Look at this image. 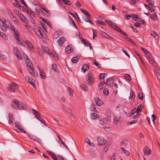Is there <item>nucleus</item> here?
<instances>
[{"mask_svg": "<svg viewBox=\"0 0 160 160\" xmlns=\"http://www.w3.org/2000/svg\"><path fill=\"white\" fill-rule=\"evenodd\" d=\"M10 26H11V23L8 20L0 19V28L3 31L6 32L8 28L10 29Z\"/></svg>", "mask_w": 160, "mask_h": 160, "instance_id": "nucleus-1", "label": "nucleus"}, {"mask_svg": "<svg viewBox=\"0 0 160 160\" xmlns=\"http://www.w3.org/2000/svg\"><path fill=\"white\" fill-rule=\"evenodd\" d=\"M12 107L13 108H18L20 110H25L27 108V106L24 103L18 100L13 101Z\"/></svg>", "mask_w": 160, "mask_h": 160, "instance_id": "nucleus-2", "label": "nucleus"}, {"mask_svg": "<svg viewBox=\"0 0 160 160\" xmlns=\"http://www.w3.org/2000/svg\"><path fill=\"white\" fill-rule=\"evenodd\" d=\"M86 82L87 84L92 85L94 83L95 78L91 72H89L86 77Z\"/></svg>", "mask_w": 160, "mask_h": 160, "instance_id": "nucleus-3", "label": "nucleus"}, {"mask_svg": "<svg viewBox=\"0 0 160 160\" xmlns=\"http://www.w3.org/2000/svg\"><path fill=\"white\" fill-rule=\"evenodd\" d=\"M17 85V84L16 83H10L9 85V87L8 88V90L10 92H15V90L16 89Z\"/></svg>", "mask_w": 160, "mask_h": 160, "instance_id": "nucleus-4", "label": "nucleus"}, {"mask_svg": "<svg viewBox=\"0 0 160 160\" xmlns=\"http://www.w3.org/2000/svg\"><path fill=\"white\" fill-rule=\"evenodd\" d=\"M25 62L27 65V68L28 71H29V70H33L34 66L30 60L25 61Z\"/></svg>", "mask_w": 160, "mask_h": 160, "instance_id": "nucleus-5", "label": "nucleus"}, {"mask_svg": "<svg viewBox=\"0 0 160 160\" xmlns=\"http://www.w3.org/2000/svg\"><path fill=\"white\" fill-rule=\"evenodd\" d=\"M27 136H28L31 139L37 142L40 144H41V140L39 138H37L36 137L32 135H30L28 134H27Z\"/></svg>", "mask_w": 160, "mask_h": 160, "instance_id": "nucleus-6", "label": "nucleus"}, {"mask_svg": "<svg viewBox=\"0 0 160 160\" xmlns=\"http://www.w3.org/2000/svg\"><path fill=\"white\" fill-rule=\"evenodd\" d=\"M94 101L96 104L99 106H102L103 104L100 98L99 97H96L95 98Z\"/></svg>", "mask_w": 160, "mask_h": 160, "instance_id": "nucleus-7", "label": "nucleus"}, {"mask_svg": "<svg viewBox=\"0 0 160 160\" xmlns=\"http://www.w3.org/2000/svg\"><path fill=\"white\" fill-rule=\"evenodd\" d=\"M113 82L114 80L111 77L108 79L106 83L108 86L111 87L112 86Z\"/></svg>", "mask_w": 160, "mask_h": 160, "instance_id": "nucleus-8", "label": "nucleus"}, {"mask_svg": "<svg viewBox=\"0 0 160 160\" xmlns=\"http://www.w3.org/2000/svg\"><path fill=\"white\" fill-rule=\"evenodd\" d=\"M65 41L66 39L64 37H61L58 41V45L60 47H61Z\"/></svg>", "mask_w": 160, "mask_h": 160, "instance_id": "nucleus-9", "label": "nucleus"}, {"mask_svg": "<svg viewBox=\"0 0 160 160\" xmlns=\"http://www.w3.org/2000/svg\"><path fill=\"white\" fill-rule=\"evenodd\" d=\"M25 43L27 45L28 48L30 49L32 52H35V50L32 45L28 41H25Z\"/></svg>", "mask_w": 160, "mask_h": 160, "instance_id": "nucleus-10", "label": "nucleus"}, {"mask_svg": "<svg viewBox=\"0 0 160 160\" xmlns=\"http://www.w3.org/2000/svg\"><path fill=\"white\" fill-rule=\"evenodd\" d=\"M73 50L72 45H68L65 48V51L68 54H70Z\"/></svg>", "mask_w": 160, "mask_h": 160, "instance_id": "nucleus-11", "label": "nucleus"}, {"mask_svg": "<svg viewBox=\"0 0 160 160\" xmlns=\"http://www.w3.org/2000/svg\"><path fill=\"white\" fill-rule=\"evenodd\" d=\"M26 81L30 83L32 85L34 86L35 85V82L34 79H32L31 77H26Z\"/></svg>", "mask_w": 160, "mask_h": 160, "instance_id": "nucleus-12", "label": "nucleus"}, {"mask_svg": "<svg viewBox=\"0 0 160 160\" xmlns=\"http://www.w3.org/2000/svg\"><path fill=\"white\" fill-rule=\"evenodd\" d=\"M19 16L24 22L27 24L29 23V21L28 19L23 14H20Z\"/></svg>", "mask_w": 160, "mask_h": 160, "instance_id": "nucleus-13", "label": "nucleus"}, {"mask_svg": "<svg viewBox=\"0 0 160 160\" xmlns=\"http://www.w3.org/2000/svg\"><path fill=\"white\" fill-rule=\"evenodd\" d=\"M38 68L39 69L40 75L41 78L43 79L45 78L46 76L44 71L42 69H40L38 66Z\"/></svg>", "mask_w": 160, "mask_h": 160, "instance_id": "nucleus-14", "label": "nucleus"}, {"mask_svg": "<svg viewBox=\"0 0 160 160\" xmlns=\"http://www.w3.org/2000/svg\"><path fill=\"white\" fill-rule=\"evenodd\" d=\"M14 118L13 114L11 113H9L8 114V123L9 124H12V121L14 120Z\"/></svg>", "mask_w": 160, "mask_h": 160, "instance_id": "nucleus-15", "label": "nucleus"}, {"mask_svg": "<svg viewBox=\"0 0 160 160\" xmlns=\"http://www.w3.org/2000/svg\"><path fill=\"white\" fill-rule=\"evenodd\" d=\"M89 69V66L86 64L83 65L82 68V71L84 73Z\"/></svg>", "mask_w": 160, "mask_h": 160, "instance_id": "nucleus-16", "label": "nucleus"}, {"mask_svg": "<svg viewBox=\"0 0 160 160\" xmlns=\"http://www.w3.org/2000/svg\"><path fill=\"white\" fill-rule=\"evenodd\" d=\"M98 144L99 145H104L106 143V140L103 138H98Z\"/></svg>", "mask_w": 160, "mask_h": 160, "instance_id": "nucleus-17", "label": "nucleus"}, {"mask_svg": "<svg viewBox=\"0 0 160 160\" xmlns=\"http://www.w3.org/2000/svg\"><path fill=\"white\" fill-rule=\"evenodd\" d=\"M99 115L94 112L92 113L91 115V117L92 119H96L97 118H99Z\"/></svg>", "mask_w": 160, "mask_h": 160, "instance_id": "nucleus-18", "label": "nucleus"}, {"mask_svg": "<svg viewBox=\"0 0 160 160\" xmlns=\"http://www.w3.org/2000/svg\"><path fill=\"white\" fill-rule=\"evenodd\" d=\"M32 110L34 111V112L33 113V114L37 119H38L41 117H40V114L37 110H35L33 109H32Z\"/></svg>", "mask_w": 160, "mask_h": 160, "instance_id": "nucleus-19", "label": "nucleus"}, {"mask_svg": "<svg viewBox=\"0 0 160 160\" xmlns=\"http://www.w3.org/2000/svg\"><path fill=\"white\" fill-rule=\"evenodd\" d=\"M43 31V30L42 28H39L38 30L36 32L37 35L41 38H42V34Z\"/></svg>", "mask_w": 160, "mask_h": 160, "instance_id": "nucleus-20", "label": "nucleus"}, {"mask_svg": "<svg viewBox=\"0 0 160 160\" xmlns=\"http://www.w3.org/2000/svg\"><path fill=\"white\" fill-rule=\"evenodd\" d=\"M29 73L32 74L33 76L37 77H38V73L37 71L35 70L34 68L33 70H29L28 71Z\"/></svg>", "mask_w": 160, "mask_h": 160, "instance_id": "nucleus-21", "label": "nucleus"}, {"mask_svg": "<svg viewBox=\"0 0 160 160\" xmlns=\"http://www.w3.org/2000/svg\"><path fill=\"white\" fill-rule=\"evenodd\" d=\"M144 154L146 156L148 155L151 153V150L147 147H146L144 148Z\"/></svg>", "mask_w": 160, "mask_h": 160, "instance_id": "nucleus-22", "label": "nucleus"}, {"mask_svg": "<svg viewBox=\"0 0 160 160\" xmlns=\"http://www.w3.org/2000/svg\"><path fill=\"white\" fill-rule=\"evenodd\" d=\"M80 57L79 56L74 57L72 58L71 60L73 63H76L79 60Z\"/></svg>", "mask_w": 160, "mask_h": 160, "instance_id": "nucleus-23", "label": "nucleus"}, {"mask_svg": "<svg viewBox=\"0 0 160 160\" xmlns=\"http://www.w3.org/2000/svg\"><path fill=\"white\" fill-rule=\"evenodd\" d=\"M108 122L107 119L106 118H104L102 120H99V122L101 125H103L107 123Z\"/></svg>", "mask_w": 160, "mask_h": 160, "instance_id": "nucleus-24", "label": "nucleus"}, {"mask_svg": "<svg viewBox=\"0 0 160 160\" xmlns=\"http://www.w3.org/2000/svg\"><path fill=\"white\" fill-rule=\"evenodd\" d=\"M63 109L64 112H67L69 114H71V109L68 107H66L65 105L63 106Z\"/></svg>", "mask_w": 160, "mask_h": 160, "instance_id": "nucleus-25", "label": "nucleus"}, {"mask_svg": "<svg viewBox=\"0 0 160 160\" xmlns=\"http://www.w3.org/2000/svg\"><path fill=\"white\" fill-rule=\"evenodd\" d=\"M104 84H106V83L104 81L101 82L99 84L98 87L99 88V91H101L103 88V86Z\"/></svg>", "mask_w": 160, "mask_h": 160, "instance_id": "nucleus-26", "label": "nucleus"}, {"mask_svg": "<svg viewBox=\"0 0 160 160\" xmlns=\"http://www.w3.org/2000/svg\"><path fill=\"white\" fill-rule=\"evenodd\" d=\"M41 18L42 19V21L46 23L50 27H52V25L51 22L43 18Z\"/></svg>", "mask_w": 160, "mask_h": 160, "instance_id": "nucleus-27", "label": "nucleus"}, {"mask_svg": "<svg viewBox=\"0 0 160 160\" xmlns=\"http://www.w3.org/2000/svg\"><path fill=\"white\" fill-rule=\"evenodd\" d=\"M10 18L15 23H16L17 25H18L20 24L19 22L18 21L16 17L14 15H12V16H11Z\"/></svg>", "mask_w": 160, "mask_h": 160, "instance_id": "nucleus-28", "label": "nucleus"}, {"mask_svg": "<svg viewBox=\"0 0 160 160\" xmlns=\"http://www.w3.org/2000/svg\"><path fill=\"white\" fill-rule=\"evenodd\" d=\"M81 11L84 13L87 17H89L90 18H91V17L90 16V15L89 13L85 9H82V8H81Z\"/></svg>", "mask_w": 160, "mask_h": 160, "instance_id": "nucleus-29", "label": "nucleus"}, {"mask_svg": "<svg viewBox=\"0 0 160 160\" xmlns=\"http://www.w3.org/2000/svg\"><path fill=\"white\" fill-rule=\"evenodd\" d=\"M135 97V95L134 91H131L130 93V96L129 98L130 99L132 100V99H134Z\"/></svg>", "mask_w": 160, "mask_h": 160, "instance_id": "nucleus-30", "label": "nucleus"}, {"mask_svg": "<svg viewBox=\"0 0 160 160\" xmlns=\"http://www.w3.org/2000/svg\"><path fill=\"white\" fill-rule=\"evenodd\" d=\"M105 22L107 24L111 26L112 28H113L114 26V24H115V23L108 20H105Z\"/></svg>", "mask_w": 160, "mask_h": 160, "instance_id": "nucleus-31", "label": "nucleus"}, {"mask_svg": "<svg viewBox=\"0 0 160 160\" xmlns=\"http://www.w3.org/2000/svg\"><path fill=\"white\" fill-rule=\"evenodd\" d=\"M143 107L142 105H139L138 106L137 108V109L136 110L137 111V113L138 114L139 112H141L142 109L143 108Z\"/></svg>", "mask_w": 160, "mask_h": 160, "instance_id": "nucleus-32", "label": "nucleus"}, {"mask_svg": "<svg viewBox=\"0 0 160 160\" xmlns=\"http://www.w3.org/2000/svg\"><path fill=\"white\" fill-rule=\"evenodd\" d=\"M128 142V141L127 139H124L121 143V145L122 146L124 147L127 145Z\"/></svg>", "mask_w": 160, "mask_h": 160, "instance_id": "nucleus-33", "label": "nucleus"}, {"mask_svg": "<svg viewBox=\"0 0 160 160\" xmlns=\"http://www.w3.org/2000/svg\"><path fill=\"white\" fill-rule=\"evenodd\" d=\"M151 18L153 20H156L158 19V17L156 13L151 14Z\"/></svg>", "mask_w": 160, "mask_h": 160, "instance_id": "nucleus-34", "label": "nucleus"}, {"mask_svg": "<svg viewBox=\"0 0 160 160\" xmlns=\"http://www.w3.org/2000/svg\"><path fill=\"white\" fill-rule=\"evenodd\" d=\"M90 109L92 111L97 112V110L95 107V105L94 104H92L91 105Z\"/></svg>", "mask_w": 160, "mask_h": 160, "instance_id": "nucleus-35", "label": "nucleus"}, {"mask_svg": "<svg viewBox=\"0 0 160 160\" xmlns=\"http://www.w3.org/2000/svg\"><path fill=\"white\" fill-rule=\"evenodd\" d=\"M121 149L124 154H125L127 155H128L130 153L127 150H126L124 148H121Z\"/></svg>", "mask_w": 160, "mask_h": 160, "instance_id": "nucleus-36", "label": "nucleus"}, {"mask_svg": "<svg viewBox=\"0 0 160 160\" xmlns=\"http://www.w3.org/2000/svg\"><path fill=\"white\" fill-rule=\"evenodd\" d=\"M107 75V74L106 73H101L99 74V78L100 79L104 78Z\"/></svg>", "mask_w": 160, "mask_h": 160, "instance_id": "nucleus-37", "label": "nucleus"}, {"mask_svg": "<svg viewBox=\"0 0 160 160\" xmlns=\"http://www.w3.org/2000/svg\"><path fill=\"white\" fill-rule=\"evenodd\" d=\"M15 55H16L18 60H20L22 59V55L20 52H19L18 53H17V54H15Z\"/></svg>", "mask_w": 160, "mask_h": 160, "instance_id": "nucleus-38", "label": "nucleus"}, {"mask_svg": "<svg viewBox=\"0 0 160 160\" xmlns=\"http://www.w3.org/2000/svg\"><path fill=\"white\" fill-rule=\"evenodd\" d=\"M59 36V34L57 32H56L53 35V38L55 39H57Z\"/></svg>", "mask_w": 160, "mask_h": 160, "instance_id": "nucleus-39", "label": "nucleus"}, {"mask_svg": "<svg viewBox=\"0 0 160 160\" xmlns=\"http://www.w3.org/2000/svg\"><path fill=\"white\" fill-rule=\"evenodd\" d=\"M82 89L84 91H87L88 89V87L85 84H82L81 86Z\"/></svg>", "mask_w": 160, "mask_h": 160, "instance_id": "nucleus-40", "label": "nucleus"}, {"mask_svg": "<svg viewBox=\"0 0 160 160\" xmlns=\"http://www.w3.org/2000/svg\"><path fill=\"white\" fill-rule=\"evenodd\" d=\"M113 28L114 29L117 31L119 32H120V30H121V29L118 26L116 25V24H114V26H113Z\"/></svg>", "mask_w": 160, "mask_h": 160, "instance_id": "nucleus-41", "label": "nucleus"}, {"mask_svg": "<svg viewBox=\"0 0 160 160\" xmlns=\"http://www.w3.org/2000/svg\"><path fill=\"white\" fill-rule=\"evenodd\" d=\"M62 1L66 5H70L71 4V2L68 0H62Z\"/></svg>", "mask_w": 160, "mask_h": 160, "instance_id": "nucleus-42", "label": "nucleus"}, {"mask_svg": "<svg viewBox=\"0 0 160 160\" xmlns=\"http://www.w3.org/2000/svg\"><path fill=\"white\" fill-rule=\"evenodd\" d=\"M124 38L128 42H130L131 43H132L133 44V45H134V46H136V44L134 43V42L130 38H128V37Z\"/></svg>", "mask_w": 160, "mask_h": 160, "instance_id": "nucleus-43", "label": "nucleus"}, {"mask_svg": "<svg viewBox=\"0 0 160 160\" xmlns=\"http://www.w3.org/2000/svg\"><path fill=\"white\" fill-rule=\"evenodd\" d=\"M151 34L155 38H156L158 36V34L156 33L154 31H152L151 32Z\"/></svg>", "mask_w": 160, "mask_h": 160, "instance_id": "nucleus-44", "label": "nucleus"}, {"mask_svg": "<svg viewBox=\"0 0 160 160\" xmlns=\"http://www.w3.org/2000/svg\"><path fill=\"white\" fill-rule=\"evenodd\" d=\"M13 32L14 33V36L15 38L19 37V32L18 30H16V31Z\"/></svg>", "mask_w": 160, "mask_h": 160, "instance_id": "nucleus-45", "label": "nucleus"}, {"mask_svg": "<svg viewBox=\"0 0 160 160\" xmlns=\"http://www.w3.org/2000/svg\"><path fill=\"white\" fill-rule=\"evenodd\" d=\"M82 42V43L84 44L85 45L86 47H88V45L89 44V43H88L85 40V39L83 38H81Z\"/></svg>", "mask_w": 160, "mask_h": 160, "instance_id": "nucleus-46", "label": "nucleus"}, {"mask_svg": "<svg viewBox=\"0 0 160 160\" xmlns=\"http://www.w3.org/2000/svg\"><path fill=\"white\" fill-rule=\"evenodd\" d=\"M134 51L136 54L138 56L140 60L142 62L143 61L140 55L138 53V52L135 50L134 49Z\"/></svg>", "mask_w": 160, "mask_h": 160, "instance_id": "nucleus-47", "label": "nucleus"}, {"mask_svg": "<svg viewBox=\"0 0 160 160\" xmlns=\"http://www.w3.org/2000/svg\"><path fill=\"white\" fill-rule=\"evenodd\" d=\"M13 52L15 54H17V53H18L19 52V50L16 47H14L13 48Z\"/></svg>", "mask_w": 160, "mask_h": 160, "instance_id": "nucleus-48", "label": "nucleus"}, {"mask_svg": "<svg viewBox=\"0 0 160 160\" xmlns=\"http://www.w3.org/2000/svg\"><path fill=\"white\" fill-rule=\"evenodd\" d=\"M99 33L103 35V36L106 38H107V36H108V35L107 33H106L105 32H103L102 31H99Z\"/></svg>", "mask_w": 160, "mask_h": 160, "instance_id": "nucleus-49", "label": "nucleus"}, {"mask_svg": "<svg viewBox=\"0 0 160 160\" xmlns=\"http://www.w3.org/2000/svg\"><path fill=\"white\" fill-rule=\"evenodd\" d=\"M90 18L88 17H86L85 18V21L87 22H88L89 23H91V24H93V22L90 20Z\"/></svg>", "mask_w": 160, "mask_h": 160, "instance_id": "nucleus-50", "label": "nucleus"}, {"mask_svg": "<svg viewBox=\"0 0 160 160\" xmlns=\"http://www.w3.org/2000/svg\"><path fill=\"white\" fill-rule=\"evenodd\" d=\"M124 77L125 78L127 79V80H128V81L131 80L130 76L129 75L127 74H126L124 75Z\"/></svg>", "mask_w": 160, "mask_h": 160, "instance_id": "nucleus-51", "label": "nucleus"}, {"mask_svg": "<svg viewBox=\"0 0 160 160\" xmlns=\"http://www.w3.org/2000/svg\"><path fill=\"white\" fill-rule=\"evenodd\" d=\"M132 15L134 20L136 21H138L139 18H140L138 17V16L136 14H133Z\"/></svg>", "mask_w": 160, "mask_h": 160, "instance_id": "nucleus-52", "label": "nucleus"}, {"mask_svg": "<svg viewBox=\"0 0 160 160\" xmlns=\"http://www.w3.org/2000/svg\"><path fill=\"white\" fill-rule=\"evenodd\" d=\"M52 69L54 70L56 72H58V69L57 68V66L54 64H52Z\"/></svg>", "mask_w": 160, "mask_h": 160, "instance_id": "nucleus-53", "label": "nucleus"}, {"mask_svg": "<svg viewBox=\"0 0 160 160\" xmlns=\"http://www.w3.org/2000/svg\"><path fill=\"white\" fill-rule=\"evenodd\" d=\"M23 56L24 59L25 61L30 60V59H29V58H28V56L26 54L24 53V54H23Z\"/></svg>", "mask_w": 160, "mask_h": 160, "instance_id": "nucleus-54", "label": "nucleus"}, {"mask_svg": "<svg viewBox=\"0 0 160 160\" xmlns=\"http://www.w3.org/2000/svg\"><path fill=\"white\" fill-rule=\"evenodd\" d=\"M0 58L3 60H6L7 58V56L3 54H0Z\"/></svg>", "mask_w": 160, "mask_h": 160, "instance_id": "nucleus-55", "label": "nucleus"}, {"mask_svg": "<svg viewBox=\"0 0 160 160\" xmlns=\"http://www.w3.org/2000/svg\"><path fill=\"white\" fill-rule=\"evenodd\" d=\"M138 97L140 100H142L143 98V96L142 93L141 92H139L138 94Z\"/></svg>", "mask_w": 160, "mask_h": 160, "instance_id": "nucleus-56", "label": "nucleus"}, {"mask_svg": "<svg viewBox=\"0 0 160 160\" xmlns=\"http://www.w3.org/2000/svg\"><path fill=\"white\" fill-rule=\"evenodd\" d=\"M137 122V120H132L131 122H128L127 123V124H132L136 123Z\"/></svg>", "mask_w": 160, "mask_h": 160, "instance_id": "nucleus-57", "label": "nucleus"}, {"mask_svg": "<svg viewBox=\"0 0 160 160\" xmlns=\"http://www.w3.org/2000/svg\"><path fill=\"white\" fill-rule=\"evenodd\" d=\"M52 54L53 57L56 60H58V59H59V58H58V57L57 55V54L56 53H54V54H53V53H51V54Z\"/></svg>", "mask_w": 160, "mask_h": 160, "instance_id": "nucleus-58", "label": "nucleus"}, {"mask_svg": "<svg viewBox=\"0 0 160 160\" xmlns=\"http://www.w3.org/2000/svg\"><path fill=\"white\" fill-rule=\"evenodd\" d=\"M68 92H69V95L70 96H73V93H72L73 92V90L70 87L68 88Z\"/></svg>", "mask_w": 160, "mask_h": 160, "instance_id": "nucleus-59", "label": "nucleus"}, {"mask_svg": "<svg viewBox=\"0 0 160 160\" xmlns=\"http://www.w3.org/2000/svg\"><path fill=\"white\" fill-rule=\"evenodd\" d=\"M38 120L40 121L41 122H42L43 124L45 125H47L46 123V122L41 117L39 118Z\"/></svg>", "mask_w": 160, "mask_h": 160, "instance_id": "nucleus-60", "label": "nucleus"}, {"mask_svg": "<svg viewBox=\"0 0 160 160\" xmlns=\"http://www.w3.org/2000/svg\"><path fill=\"white\" fill-rule=\"evenodd\" d=\"M19 123L18 121H15V126L19 130L21 127L19 126Z\"/></svg>", "mask_w": 160, "mask_h": 160, "instance_id": "nucleus-61", "label": "nucleus"}, {"mask_svg": "<svg viewBox=\"0 0 160 160\" xmlns=\"http://www.w3.org/2000/svg\"><path fill=\"white\" fill-rule=\"evenodd\" d=\"M26 29L29 32H30L32 29V28L31 26L28 25H26L25 26Z\"/></svg>", "mask_w": 160, "mask_h": 160, "instance_id": "nucleus-62", "label": "nucleus"}, {"mask_svg": "<svg viewBox=\"0 0 160 160\" xmlns=\"http://www.w3.org/2000/svg\"><path fill=\"white\" fill-rule=\"evenodd\" d=\"M51 156L54 160H58L57 158L54 153H53V154H52V155H51Z\"/></svg>", "mask_w": 160, "mask_h": 160, "instance_id": "nucleus-63", "label": "nucleus"}, {"mask_svg": "<svg viewBox=\"0 0 160 160\" xmlns=\"http://www.w3.org/2000/svg\"><path fill=\"white\" fill-rule=\"evenodd\" d=\"M119 32L121 34L125 36L126 37V38L128 37V35L126 33L122 31V30H120V32Z\"/></svg>", "mask_w": 160, "mask_h": 160, "instance_id": "nucleus-64", "label": "nucleus"}]
</instances>
